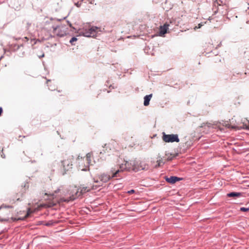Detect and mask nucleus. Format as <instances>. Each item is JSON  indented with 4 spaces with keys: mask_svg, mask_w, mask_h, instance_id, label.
<instances>
[{
    "mask_svg": "<svg viewBox=\"0 0 249 249\" xmlns=\"http://www.w3.org/2000/svg\"><path fill=\"white\" fill-rule=\"evenodd\" d=\"M61 189L58 188L55 190L53 194L45 193V195L48 196V199L51 200V201L48 204H43L39 205L37 208L32 210L31 208L28 209L27 215L26 217H28L31 213L35 211H38L42 207H51L56 205L57 203L60 202H69L74 200L78 196V190L76 187H71L66 192H63L62 195H58L57 194L60 193Z\"/></svg>",
    "mask_w": 249,
    "mask_h": 249,
    "instance_id": "nucleus-1",
    "label": "nucleus"
},
{
    "mask_svg": "<svg viewBox=\"0 0 249 249\" xmlns=\"http://www.w3.org/2000/svg\"><path fill=\"white\" fill-rule=\"evenodd\" d=\"M73 160V157L71 155H66L64 159L61 161V169L63 171V175L66 173L72 168V162Z\"/></svg>",
    "mask_w": 249,
    "mask_h": 249,
    "instance_id": "nucleus-2",
    "label": "nucleus"
},
{
    "mask_svg": "<svg viewBox=\"0 0 249 249\" xmlns=\"http://www.w3.org/2000/svg\"><path fill=\"white\" fill-rule=\"evenodd\" d=\"M139 167L137 165V163L135 160H130L129 161H125L124 163H122L120 165V171L127 170H134V171H138L139 170Z\"/></svg>",
    "mask_w": 249,
    "mask_h": 249,
    "instance_id": "nucleus-3",
    "label": "nucleus"
},
{
    "mask_svg": "<svg viewBox=\"0 0 249 249\" xmlns=\"http://www.w3.org/2000/svg\"><path fill=\"white\" fill-rule=\"evenodd\" d=\"M117 145V143L114 140L110 141L107 143L105 144L103 146V149L100 152V155L107 154L109 156L111 152H113L116 150Z\"/></svg>",
    "mask_w": 249,
    "mask_h": 249,
    "instance_id": "nucleus-4",
    "label": "nucleus"
},
{
    "mask_svg": "<svg viewBox=\"0 0 249 249\" xmlns=\"http://www.w3.org/2000/svg\"><path fill=\"white\" fill-rule=\"evenodd\" d=\"M119 172V170H117L114 172V171H111V176H110V175L102 174L99 177V179H100V181H98V180H95V178H94V183H99V184L101 185L100 186H102L103 183L107 182L111 178L117 177V174Z\"/></svg>",
    "mask_w": 249,
    "mask_h": 249,
    "instance_id": "nucleus-5",
    "label": "nucleus"
},
{
    "mask_svg": "<svg viewBox=\"0 0 249 249\" xmlns=\"http://www.w3.org/2000/svg\"><path fill=\"white\" fill-rule=\"evenodd\" d=\"M12 208L11 206L2 205L0 207V220L7 221L11 215L10 209Z\"/></svg>",
    "mask_w": 249,
    "mask_h": 249,
    "instance_id": "nucleus-6",
    "label": "nucleus"
},
{
    "mask_svg": "<svg viewBox=\"0 0 249 249\" xmlns=\"http://www.w3.org/2000/svg\"><path fill=\"white\" fill-rule=\"evenodd\" d=\"M162 139L165 142H179V139L177 134H166L165 132H163Z\"/></svg>",
    "mask_w": 249,
    "mask_h": 249,
    "instance_id": "nucleus-7",
    "label": "nucleus"
},
{
    "mask_svg": "<svg viewBox=\"0 0 249 249\" xmlns=\"http://www.w3.org/2000/svg\"><path fill=\"white\" fill-rule=\"evenodd\" d=\"M98 29V27L92 26L88 29L83 30L81 32V34L86 37H94L96 36Z\"/></svg>",
    "mask_w": 249,
    "mask_h": 249,
    "instance_id": "nucleus-8",
    "label": "nucleus"
},
{
    "mask_svg": "<svg viewBox=\"0 0 249 249\" xmlns=\"http://www.w3.org/2000/svg\"><path fill=\"white\" fill-rule=\"evenodd\" d=\"M64 28H65L61 25L53 26V35L61 37L64 36L66 34Z\"/></svg>",
    "mask_w": 249,
    "mask_h": 249,
    "instance_id": "nucleus-9",
    "label": "nucleus"
},
{
    "mask_svg": "<svg viewBox=\"0 0 249 249\" xmlns=\"http://www.w3.org/2000/svg\"><path fill=\"white\" fill-rule=\"evenodd\" d=\"M101 185L100 184H88L87 185H83L81 187V192L79 194H84L86 192H88L91 190L96 189L98 187L100 186Z\"/></svg>",
    "mask_w": 249,
    "mask_h": 249,
    "instance_id": "nucleus-10",
    "label": "nucleus"
},
{
    "mask_svg": "<svg viewBox=\"0 0 249 249\" xmlns=\"http://www.w3.org/2000/svg\"><path fill=\"white\" fill-rule=\"evenodd\" d=\"M169 24L167 23L164 24L163 26H160V36H163L167 33V31L168 29Z\"/></svg>",
    "mask_w": 249,
    "mask_h": 249,
    "instance_id": "nucleus-11",
    "label": "nucleus"
},
{
    "mask_svg": "<svg viewBox=\"0 0 249 249\" xmlns=\"http://www.w3.org/2000/svg\"><path fill=\"white\" fill-rule=\"evenodd\" d=\"M179 180H180L179 178L176 177H174V176H172V177H170V178H166V180L168 182L171 183V184H174Z\"/></svg>",
    "mask_w": 249,
    "mask_h": 249,
    "instance_id": "nucleus-12",
    "label": "nucleus"
},
{
    "mask_svg": "<svg viewBox=\"0 0 249 249\" xmlns=\"http://www.w3.org/2000/svg\"><path fill=\"white\" fill-rule=\"evenodd\" d=\"M152 97V94H150L149 95H146L144 97V103L143 105L145 106H147L149 105V102Z\"/></svg>",
    "mask_w": 249,
    "mask_h": 249,
    "instance_id": "nucleus-13",
    "label": "nucleus"
},
{
    "mask_svg": "<svg viewBox=\"0 0 249 249\" xmlns=\"http://www.w3.org/2000/svg\"><path fill=\"white\" fill-rule=\"evenodd\" d=\"M93 158V154L92 153H88L86 155V160L87 161V162L89 164H90L91 163V160Z\"/></svg>",
    "mask_w": 249,
    "mask_h": 249,
    "instance_id": "nucleus-14",
    "label": "nucleus"
},
{
    "mask_svg": "<svg viewBox=\"0 0 249 249\" xmlns=\"http://www.w3.org/2000/svg\"><path fill=\"white\" fill-rule=\"evenodd\" d=\"M241 195V193L236 192H232L228 194L229 197H239Z\"/></svg>",
    "mask_w": 249,
    "mask_h": 249,
    "instance_id": "nucleus-15",
    "label": "nucleus"
},
{
    "mask_svg": "<svg viewBox=\"0 0 249 249\" xmlns=\"http://www.w3.org/2000/svg\"><path fill=\"white\" fill-rule=\"evenodd\" d=\"M161 164H163L162 159L160 158L159 160H158L156 161V163L155 165H154V167L155 168L159 167L161 166Z\"/></svg>",
    "mask_w": 249,
    "mask_h": 249,
    "instance_id": "nucleus-16",
    "label": "nucleus"
},
{
    "mask_svg": "<svg viewBox=\"0 0 249 249\" xmlns=\"http://www.w3.org/2000/svg\"><path fill=\"white\" fill-rule=\"evenodd\" d=\"M29 187V185L28 183L26 182V183H24L23 186H21V190H23V191L24 192H25L28 189Z\"/></svg>",
    "mask_w": 249,
    "mask_h": 249,
    "instance_id": "nucleus-17",
    "label": "nucleus"
},
{
    "mask_svg": "<svg viewBox=\"0 0 249 249\" xmlns=\"http://www.w3.org/2000/svg\"><path fill=\"white\" fill-rule=\"evenodd\" d=\"M77 39L76 37H73L71 38V39L70 40V43L72 44V45H73V43L74 42V41H77Z\"/></svg>",
    "mask_w": 249,
    "mask_h": 249,
    "instance_id": "nucleus-18",
    "label": "nucleus"
},
{
    "mask_svg": "<svg viewBox=\"0 0 249 249\" xmlns=\"http://www.w3.org/2000/svg\"><path fill=\"white\" fill-rule=\"evenodd\" d=\"M55 95L56 96V97H59V96H65V94H60V91H58L57 92V93L55 94Z\"/></svg>",
    "mask_w": 249,
    "mask_h": 249,
    "instance_id": "nucleus-19",
    "label": "nucleus"
},
{
    "mask_svg": "<svg viewBox=\"0 0 249 249\" xmlns=\"http://www.w3.org/2000/svg\"><path fill=\"white\" fill-rule=\"evenodd\" d=\"M240 210L242 212H248L249 211V208L242 207L240 208Z\"/></svg>",
    "mask_w": 249,
    "mask_h": 249,
    "instance_id": "nucleus-20",
    "label": "nucleus"
},
{
    "mask_svg": "<svg viewBox=\"0 0 249 249\" xmlns=\"http://www.w3.org/2000/svg\"><path fill=\"white\" fill-rule=\"evenodd\" d=\"M82 4V1L77 2V3H75V5L77 7H79L81 6Z\"/></svg>",
    "mask_w": 249,
    "mask_h": 249,
    "instance_id": "nucleus-21",
    "label": "nucleus"
},
{
    "mask_svg": "<svg viewBox=\"0 0 249 249\" xmlns=\"http://www.w3.org/2000/svg\"><path fill=\"white\" fill-rule=\"evenodd\" d=\"M134 192H135V191L134 190H131L130 191H129L128 192V193L129 194H132L134 193Z\"/></svg>",
    "mask_w": 249,
    "mask_h": 249,
    "instance_id": "nucleus-22",
    "label": "nucleus"
},
{
    "mask_svg": "<svg viewBox=\"0 0 249 249\" xmlns=\"http://www.w3.org/2000/svg\"><path fill=\"white\" fill-rule=\"evenodd\" d=\"M44 56V53H42L41 55H38L39 58H42Z\"/></svg>",
    "mask_w": 249,
    "mask_h": 249,
    "instance_id": "nucleus-23",
    "label": "nucleus"
},
{
    "mask_svg": "<svg viewBox=\"0 0 249 249\" xmlns=\"http://www.w3.org/2000/svg\"><path fill=\"white\" fill-rule=\"evenodd\" d=\"M2 112V108L1 107H0V116L1 115Z\"/></svg>",
    "mask_w": 249,
    "mask_h": 249,
    "instance_id": "nucleus-24",
    "label": "nucleus"
},
{
    "mask_svg": "<svg viewBox=\"0 0 249 249\" xmlns=\"http://www.w3.org/2000/svg\"><path fill=\"white\" fill-rule=\"evenodd\" d=\"M51 224H51V223H50L49 222H48V223H46V226H50V225H51Z\"/></svg>",
    "mask_w": 249,
    "mask_h": 249,
    "instance_id": "nucleus-25",
    "label": "nucleus"
},
{
    "mask_svg": "<svg viewBox=\"0 0 249 249\" xmlns=\"http://www.w3.org/2000/svg\"><path fill=\"white\" fill-rule=\"evenodd\" d=\"M1 156L3 158H5V155H4V154H1Z\"/></svg>",
    "mask_w": 249,
    "mask_h": 249,
    "instance_id": "nucleus-26",
    "label": "nucleus"
},
{
    "mask_svg": "<svg viewBox=\"0 0 249 249\" xmlns=\"http://www.w3.org/2000/svg\"><path fill=\"white\" fill-rule=\"evenodd\" d=\"M25 40H26L27 41H28V38L27 37H25Z\"/></svg>",
    "mask_w": 249,
    "mask_h": 249,
    "instance_id": "nucleus-27",
    "label": "nucleus"
},
{
    "mask_svg": "<svg viewBox=\"0 0 249 249\" xmlns=\"http://www.w3.org/2000/svg\"><path fill=\"white\" fill-rule=\"evenodd\" d=\"M198 26H198V28H200V27H201V25H200V24H198Z\"/></svg>",
    "mask_w": 249,
    "mask_h": 249,
    "instance_id": "nucleus-28",
    "label": "nucleus"
},
{
    "mask_svg": "<svg viewBox=\"0 0 249 249\" xmlns=\"http://www.w3.org/2000/svg\"><path fill=\"white\" fill-rule=\"evenodd\" d=\"M23 192V193H22V195L23 194V193H24L23 191V190H21Z\"/></svg>",
    "mask_w": 249,
    "mask_h": 249,
    "instance_id": "nucleus-29",
    "label": "nucleus"
}]
</instances>
